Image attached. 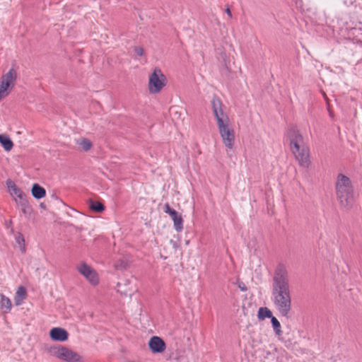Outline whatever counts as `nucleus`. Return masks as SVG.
<instances>
[{
    "label": "nucleus",
    "mask_w": 362,
    "mask_h": 362,
    "mask_svg": "<svg viewBox=\"0 0 362 362\" xmlns=\"http://www.w3.org/2000/svg\"><path fill=\"white\" fill-rule=\"evenodd\" d=\"M175 229L180 232L183 229V220L181 215L173 220Z\"/></svg>",
    "instance_id": "4be33fe9"
},
{
    "label": "nucleus",
    "mask_w": 362,
    "mask_h": 362,
    "mask_svg": "<svg viewBox=\"0 0 362 362\" xmlns=\"http://www.w3.org/2000/svg\"><path fill=\"white\" fill-rule=\"evenodd\" d=\"M12 303L11 300L3 294L0 295V308L3 310L4 313H8L11 311Z\"/></svg>",
    "instance_id": "ddd939ff"
},
{
    "label": "nucleus",
    "mask_w": 362,
    "mask_h": 362,
    "mask_svg": "<svg viewBox=\"0 0 362 362\" xmlns=\"http://www.w3.org/2000/svg\"><path fill=\"white\" fill-rule=\"evenodd\" d=\"M31 192L33 197L37 199H42L46 195L45 189L37 183L33 185Z\"/></svg>",
    "instance_id": "2eb2a0df"
},
{
    "label": "nucleus",
    "mask_w": 362,
    "mask_h": 362,
    "mask_svg": "<svg viewBox=\"0 0 362 362\" xmlns=\"http://www.w3.org/2000/svg\"><path fill=\"white\" fill-rule=\"evenodd\" d=\"M76 143L83 151H88L92 146L90 141L87 139H81L78 140Z\"/></svg>",
    "instance_id": "aec40b11"
},
{
    "label": "nucleus",
    "mask_w": 362,
    "mask_h": 362,
    "mask_svg": "<svg viewBox=\"0 0 362 362\" xmlns=\"http://www.w3.org/2000/svg\"><path fill=\"white\" fill-rule=\"evenodd\" d=\"M47 352L50 356L64 362H83L82 356L63 345L50 346Z\"/></svg>",
    "instance_id": "20e7f679"
},
{
    "label": "nucleus",
    "mask_w": 362,
    "mask_h": 362,
    "mask_svg": "<svg viewBox=\"0 0 362 362\" xmlns=\"http://www.w3.org/2000/svg\"><path fill=\"white\" fill-rule=\"evenodd\" d=\"M241 289H242V291H245V289L243 288V286H241Z\"/></svg>",
    "instance_id": "7c9ffc66"
},
{
    "label": "nucleus",
    "mask_w": 362,
    "mask_h": 362,
    "mask_svg": "<svg viewBox=\"0 0 362 362\" xmlns=\"http://www.w3.org/2000/svg\"><path fill=\"white\" fill-rule=\"evenodd\" d=\"M336 194L341 206L349 209L354 204V189L350 179L339 174L336 182Z\"/></svg>",
    "instance_id": "7ed1b4c3"
},
{
    "label": "nucleus",
    "mask_w": 362,
    "mask_h": 362,
    "mask_svg": "<svg viewBox=\"0 0 362 362\" xmlns=\"http://www.w3.org/2000/svg\"><path fill=\"white\" fill-rule=\"evenodd\" d=\"M288 136L290 141L291 150L299 148L300 146L305 145L303 137L300 134L298 129L295 127H291L288 130Z\"/></svg>",
    "instance_id": "1a4fd4ad"
},
{
    "label": "nucleus",
    "mask_w": 362,
    "mask_h": 362,
    "mask_svg": "<svg viewBox=\"0 0 362 362\" xmlns=\"http://www.w3.org/2000/svg\"><path fill=\"white\" fill-rule=\"evenodd\" d=\"M17 296L21 298V299H25V296H26V291H25V288L23 286H20L17 291H16V294Z\"/></svg>",
    "instance_id": "5701e85b"
},
{
    "label": "nucleus",
    "mask_w": 362,
    "mask_h": 362,
    "mask_svg": "<svg viewBox=\"0 0 362 362\" xmlns=\"http://www.w3.org/2000/svg\"><path fill=\"white\" fill-rule=\"evenodd\" d=\"M49 337L54 341H66L69 338L68 332L62 327H53L49 331Z\"/></svg>",
    "instance_id": "9b49d317"
},
{
    "label": "nucleus",
    "mask_w": 362,
    "mask_h": 362,
    "mask_svg": "<svg viewBox=\"0 0 362 362\" xmlns=\"http://www.w3.org/2000/svg\"><path fill=\"white\" fill-rule=\"evenodd\" d=\"M174 209H171L169 204H165V206H164V212L168 214H170L171 213V211H173Z\"/></svg>",
    "instance_id": "393cba45"
},
{
    "label": "nucleus",
    "mask_w": 362,
    "mask_h": 362,
    "mask_svg": "<svg viewBox=\"0 0 362 362\" xmlns=\"http://www.w3.org/2000/svg\"><path fill=\"white\" fill-rule=\"evenodd\" d=\"M324 97L325 99H327V96L325 95V94L324 93Z\"/></svg>",
    "instance_id": "2f4dec72"
},
{
    "label": "nucleus",
    "mask_w": 362,
    "mask_h": 362,
    "mask_svg": "<svg viewBox=\"0 0 362 362\" xmlns=\"http://www.w3.org/2000/svg\"><path fill=\"white\" fill-rule=\"evenodd\" d=\"M296 159L303 168H308L310 161L309 158V149L306 145L300 146L299 148L291 149Z\"/></svg>",
    "instance_id": "6e6552de"
},
{
    "label": "nucleus",
    "mask_w": 362,
    "mask_h": 362,
    "mask_svg": "<svg viewBox=\"0 0 362 362\" xmlns=\"http://www.w3.org/2000/svg\"><path fill=\"white\" fill-rule=\"evenodd\" d=\"M226 13H227V15L230 17V18H232V13H231V11L229 8H226Z\"/></svg>",
    "instance_id": "c85d7f7f"
},
{
    "label": "nucleus",
    "mask_w": 362,
    "mask_h": 362,
    "mask_svg": "<svg viewBox=\"0 0 362 362\" xmlns=\"http://www.w3.org/2000/svg\"><path fill=\"white\" fill-rule=\"evenodd\" d=\"M15 239H16V243L18 245V247H19L20 250L23 252H25V239H24L23 235H22V233H18L16 235Z\"/></svg>",
    "instance_id": "412c9836"
},
{
    "label": "nucleus",
    "mask_w": 362,
    "mask_h": 362,
    "mask_svg": "<svg viewBox=\"0 0 362 362\" xmlns=\"http://www.w3.org/2000/svg\"><path fill=\"white\" fill-rule=\"evenodd\" d=\"M271 323L274 331L277 336H281L282 334L281 327L279 321L276 317H272L271 319Z\"/></svg>",
    "instance_id": "6ab92c4d"
},
{
    "label": "nucleus",
    "mask_w": 362,
    "mask_h": 362,
    "mask_svg": "<svg viewBox=\"0 0 362 362\" xmlns=\"http://www.w3.org/2000/svg\"><path fill=\"white\" fill-rule=\"evenodd\" d=\"M168 80L162 70L156 67L148 76V90L151 94H158L166 86Z\"/></svg>",
    "instance_id": "39448f33"
},
{
    "label": "nucleus",
    "mask_w": 362,
    "mask_h": 362,
    "mask_svg": "<svg viewBox=\"0 0 362 362\" xmlns=\"http://www.w3.org/2000/svg\"><path fill=\"white\" fill-rule=\"evenodd\" d=\"M272 300L275 310L284 317L289 318L292 312V299L288 272L283 265L275 270L272 286Z\"/></svg>",
    "instance_id": "f257e3e1"
},
{
    "label": "nucleus",
    "mask_w": 362,
    "mask_h": 362,
    "mask_svg": "<svg viewBox=\"0 0 362 362\" xmlns=\"http://www.w3.org/2000/svg\"><path fill=\"white\" fill-rule=\"evenodd\" d=\"M17 78V73L14 69H11L3 74L0 81V101L9 95Z\"/></svg>",
    "instance_id": "423d86ee"
},
{
    "label": "nucleus",
    "mask_w": 362,
    "mask_h": 362,
    "mask_svg": "<svg viewBox=\"0 0 362 362\" xmlns=\"http://www.w3.org/2000/svg\"><path fill=\"white\" fill-rule=\"evenodd\" d=\"M76 269L91 285L96 286L98 284V274L90 265L82 262L77 265Z\"/></svg>",
    "instance_id": "0eeeda50"
},
{
    "label": "nucleus",
    "mask_w": 362,
    "mask_h": 362,
    "mask_svg": "<svg viewBox=\"0 0 362 362\" xmlns=\"http://www.w3.org/2000/svg\"><path fill=\"white\" fill-rule=\"evenodd\" d=\"M274 317L272 311L267 307H261L259 308L257 312V317L259 320H264L266 318H270Z\"/></svg>",
    "instance_id": "dca6fc26"
},
{
    "label": "nucleus",
    "mask_w": 362,
    "mask_h": 362,
    "mask_svg": "<svg viewBox=\"0 0 362 362\" xmlns=\"http://www.w3.org/2000/svg\"><path fill=\"white\" fill-rule=\"evenodd\" d=\"M148 346L153 353H163L166 348L165 343L159 337H152L148 341Z\"/></svg>",
    "instance_id": "f8f14e48"
},
{
    "label": "nucleus",
    "mask_w": 362,
    "mask_h": 362,
    "mask_svg": "<svg viewBox=\"0 0 362 362\" xmlns=\"http://www.w3.org/2000/svg\"><path fill=\"white\" fill-rule=\"evenodd\" d=\"M14 300H15L16 305H20L22 303V301L23 299H21V298H20L16 295Z\"/></svg>",
    "instance_id": "cd10ccee"
},
{
    "label": "nucleus",
    "mask_w": 362,
    "mask_h": 362,
    "mask_svg": "<svg viewBox=\"0 0 362 362\" xmlns=\"http://www.w3.org/2000/svg\"><path fill=\"white\" fill-rule=\"evenodd\" d=\"M16 204L21 207L22 212L24 214H30L31 213L32 208L27 198L22 201H18V199H16Z\"/></svg>",
    "instance_id": "f3484780"
},
{
    "label": "nucleus",
    "mask_w": 362,
    "mask_h": 362,
    "mask_svg": "<svg viewBox=\"0 0 362 362\" xmlns=\"http://www.w3.org/2000/svg\"><path fill=\"white\" fill-rule=\"evenodd\" d=\"M134 51L138 56H142L144 54V49L141 47H135Z\"/></svg>",
    "instance_id": "b1692460"
},
{
    "label": "nucleus",
    "mask_w": 362,
    "mask_h": 362,
    "mask_svg": "<svg viewBox=\"0 0 362 362\" xmlns=\"http://www.w3.org/2000/svg\"><path fill=\"white\" fill-rule=\"evenodd\" d=\"M89 208L92 211L98 213L102 212L105 209L104 205L101 202L93 200H89Z\"/></svg>",
    "instance_id": "a211bd4d"
},
{
    "label": "nucleus",
    "mask_w": 362,
    "mask_h": 362,
    "mask_svg": "<svg viewBox=\"0 0 362 362\" xmlns=\"http://www.w3.org/2000/svg\"><path fill=\"white\" fill-rule=\"evenodd\" d=\"M14 300H15L16 305H20L22 303V301L23 299H21V298H20L16 295Z\"/></svg>",
    "instance_id": "bb28decb"
},
{
    "label": "nucleus",
    "mask_w": 362,
    "mask_h": 362,
    "mask_svg": "<svg viewBox=\"0 0 362 362\" xmlns=\"http://www.w3.org/2000/svg\"><path fill=\"white\" fill-rule=\"evenodd\" d=\"M169 215L172 218L173 221L174 220V218H177L180 216L175 209L173 211H171V213Z\"/></svg>",
    "instance_id": "a878e982"
},
{
    "label": "nucleus",
    "mask_w": 362,
    "mask_h": 362,
    "mask_svg": "<svg viewBox=\"0 0 362 362\" xmlns=\"http://www.w3.org/2000/svg\"><path fill=\"white\" fill-rule=\"evenodd\" d=\"M6 186L10 194L13 197L15 202L22 201L26 199V196L21 188H19L11 180H6Z\"/></svg>",
    "instance_id": "9d476101"
},
{
    "label": "nucleus",
    "mask_w": 362,
    "mask_h": 362,
    "mask_svg": "<svg viewBox=\"0 0 362 362\" xmlns=\"http://www.w3.org/2000/svg\"><path fill=\"white\" fill-rule=\"evenodd\" d=\"M0 144L6 151H10L13 146V143L6 134H0Z\"/></svg>",
    "instance_id": "4468645a"
},
{
    "label": "nucleus",
    "mask_w": 362,
    "mask_h": 362,
    "mask_svg": "<svg viewBox=\"0 0 362 362\" xmlns=\"http://www.w3.org/2000/svg\"><path fill=\"white\" fill-rule=\"evenodd\" d=\"M211 106L223 143L228 149L231 150L234 146L235 137L230 119L224 112L222 102L218 97L213 98Z\"/></svg>",
    "instance_id": "f03ea898"
},
{
    "label": "nucleus",
    "mask_w": 362,
    "mask_h": 362,
    "mask_svg": "<svg viewBox=\"0 0 362 362\" xmlns=\"http://www.w3.org/2000/svg\"><path fill=\"white\" fill-rule=\"evenodd\" d=\"M241 289H242V291H245V289L243 288V286H241Z\"/></svg>",
    "instance_id": "c756f323"
}]
</instances>
